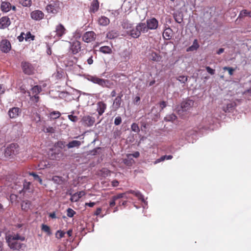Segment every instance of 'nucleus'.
<instances>
[{
	"mask_svg": "<svg viewBox=\"0 0 251 251\" xmlns=\"http://www.w3.org/2000/svg\"><path fill=\"white\" fill-rule=\"evenodd\" d=\"M175 21L178 23H181L182 21V19L181 18H177V16H174Z\"/></svg>",
	"mask_w": 251,
	"mask_h": 251,
	"instance_id": "63",
	"label": "nucleus"
},
{
	"mask_svg": "<svg viewBox=\"0 0 251 251\" xmlns=\"http://www.w3.org/2000/svg\"><path fill=\"white\" fill-rule=\"evenodd\" d=\"M101 212V208L100 207H99L96 209V210L94 213V215H96V216H98L100 214Z\"/></svg>",
	"mask_w": 251,
	"mask_h": 251,
	"instance_id": "60",
	"label": "nucleus"
},
{
	"mask_svg": "<svg viewBox=\"0 0 251 251\" xmlns=\"http://www.w3.org/2000/svg\"><path fill=\"white\" fill-rule=\"evenodd\" d=\"M141 32H147L146 24L144 23L138 24L135 28L130 31V35L131 37L136 38L140 36Z\"/></svg>",
	"mask_w": 251,
	"mask_h": 251,
	"instance_id": "3",
	"label": "nucleus"
},
{
	"mask_svg": "<svg viewBox=\"0 0 251 251\" xmlns=\"http://www.w3.org/2000/svg\"><path fill=\"white\" fill-rule=\"evenodd\" d=\"M19 3L23 6H30L31 5V0H19Z\"/></svg>",
	"mask_w": 251,
	"mask_h": 251,
	"instance_id": "38",
	"label": "nucleus"
},
{
	"mask_svg": "<svg viewBox=\"0 0 251 251\" xmlns=\"http://www.w3.org/2000/svg\"><path fill=\"white\" fill-rule=\"evenodd\" d=\"M177 80L181 83H185L187 81L188 77L187 76L180 75L177 77Z\"/></svg>",
	"mask_w": 251,
	"mask_h": 251,
	"instance_id": "44",
	"label": "nucleus"
},
{
	"mask_svg": "<svg viewBox=\"0 0 251 251\" xmlns=\"http://www.w3.org/2000/svg\"><path fill=\"white\" fill-rule=\"evenodd\" d=\"M158 26V21L156 18L153 17L147 20L146 24L147 32L149 29L154 30L157 29Z\"/></svg>",
	"mask_w": 251,
	"mask_h": 251,
	"instance_id": "5",
	"label": "nucleus"
},
{
	"mask_svg": "<svg viewBox=\"0 0 251 251\" xmlns=\"http://www.w3.org/2000/svg\"><path fill=\"white\" fill-rule=\"evenodd\" d=\"M76 214V212L72 208H69L67 210V215L68 217L72 218L73 217L75 214Z\"/></svg>",
	"mask_w": 251,
	"mask_h": 251,
	"instance_id": "42",
	"label": "nucleus"
},
{
	"mask_svg": "<svg viewBox=\"0 0 251 251\" xmlns=\"http://www.w3.org/2000/svg\"><path fill=\"white\" fill-rule=\"evenodd\" d=\"M80 199L79 198V197L77 196L76 193H75L74 194L72 195L70 201L72 202H76L77 201Z\"/></svg>",
	"mask_w": 251,
	"mask_h": 251,
	"instance_id": "47",
	"label": "nucleus"
},
{
	"mask_svg": "<svg viewBox=\"0 0 251 251\" xmlns=\"http://www.w3.org/2000/svg\"><path fill=\"white\" fill-rule=\"evenodd\" d=\"M55 31L56 32L55 36L61 38L66 34V29L62 24H59L56 26Z\"/></svg>",
	"mask_w": 251,
	"mask_h": 251,
	"instance_id": "14",
	"label": "nucleus"
},
{
	"mask_svg": "<svg viewBox=\"0 0 251 251\" xmlns=\"http://www.w3.org/2000/svg\"><path fill=\"white\" fill-rule=\"evenodd\" d=\"M77 196L79 197V198L80 199L82 196L85 195V192L83 191H80L79 192L76 193Z\"/></svg>",
	"mask_w": 251,
	"mask_h": 251,
	"instance_id": "56",
	"label": "nucleus"
},
{
	"mask_svg": "<svg viewBox=\"0 0 251 251\" xmlns=\"http://www.w3.org/2000/svg\"><path fill=\"white\" fill-rule=\"evenodd\" d=\"M0 9L2 12H7L11 9V4L8 1H2L0 5Z\"/></svg>",
	"mask_w": 251,
	"mask_h": 251,
	"instance_id": "23",
	"label": "nucleus"
},
{
	"mask_svg": "<svg viewBox=\"0 0 251 251\" xmlns=\"http://www.w3.org/2000/svg\"><path fill=\"white\" fill-rule=\"evenodd\" d=\"M31 18L36 21H40L44 18V14L39 10H34L30 13Z\"/></svg>",
	"mask_w": 251,
	"mask_h": 251,
	"instance_id": "15",
	"label": "nucleus"
},
{
	"mask_svg": "<svg viewBox=\"0 0 251 251\" xmlns=\"http://www.w3.org/2000/svg\"><path fill=\"white\" fill-rule=\"evenodd\" d=\"M173 156L171 155H163V156H162L160 158L156 159L154 162V164H156L161 161H164L165 159H167V160H170V159H172L173 158Z\"/></svg>",
	"mask_w": 251,
	"mask_h": 251,
	"instance_id": "31",
	"label": "nucleus"
},
{
	"mask_svg": "<svg viewBox=\"0 0 251 251\" xmlns=\"http://www.w3.org/2000/svg\"><path fill=\"white\" fill-rule=\"evenodd\" d=\"M234 103H228L226 106L223 107V109L225 112H229L234 107Z\"/></svg>",
	"mask_w": 251,
	"mask_h": 251,
	"instance_id": "35",
	"label": "nucleus"
},
{
	"mask_svg": "<svg viewBox=\"0 0 251 251\" xmlns=\"http://www.w3.org/2000/svg\"><path fill=\"white\" fill-rule=\"evenodd\" d=\"M96 203L94 202H90L85 203V206H88L90 207H93L95 205Z\"/></svg>",
	"mask_w": 251,
	"mask_h": 251,
	"instance_id": "62",
	"label": "nucleus"
},
{
	"mask_svg": "<svg viewBox=\"0 0 251 251\" xmlns=\"http://www.w3.org/2000/svg\"><path fill=\"white\" fill-rule=\"evenodd\" d=\"M126 193H119L115 196H113L111 197V200L109 201V206L110 207H112L115 205L116 201L120 199H122L124 197Z\"/></svg>",
	"mask_w": 251,
	"mask_h": 251,
	"instance_id": "18",
	"label": "nucleus"
},
{
	"mask_svg": "<svg viewBox=\"0 0 251 251\" xmlns=\"http://www.w3.org/2000/svg\"><path fill=\"white\" fill-rule=\"evenodd\" d=\"M122 118L120 116H117L115 118L114 120V124L116 126L120 125L122 123Z\"/></svg>",
	"mask_w": 251,
	"mask_h": 251,
	"instance_id": "48",
	"label": "nucleus"
},
{
	"mask_svg": "<svg viewBox=\"0 0 251 251\" xmlns=\"http://www.w3.org/2000/svg\"><path fill=\"white\" fill-rule=\"evenodd\" d=\"M99 9V2L98 0H93L91 3L90 7V12L95 13Z\"/></svg>",
	"mask_w": 251,
	"mask_h": 251,
	"instance_id": "22",
	"label": "nucleus"
},
{
	"mask_svg": "<svg viewBox=\"0 0 251 251\" xmlns=\"http://www.w3.org/2000/svg\"><path fill=\"white\" fill-rule=\"evenodd\" d=\"M140 97L136 96L133 102L135 104H137L140 101Z\"/></svg>",
	"mask_w": 251,
	"mask_h": 251,
	"instance_id": "61",
	"label": "nucleus"
},
{
	"mask_svg": "<svg viewBox=\"0 0 251 251\" xmlns=\"http://www.w3.org/2000/svg\"><path fill=\"white\" fill-rule=\"evenodd\" d=\"M30 205L31 202L30 201H23L21 204V207L22 210L26 211L30 208Z\"/></svg>",
	"mask_w": 251,
	"mask_h": 251,
	"instance_id": "30",
	"label": "nucleus"
},
{
	"mask_svg": "<svg viewBox=\"0 0 251 251\" xmlns=\"http://www.w3.org/2000/svg\"><path fill=\"white\" fill-rule=\"evenodd\" d=\"M109 19L105 16H101L98 20V23L100 25L106 26L109 24Z\"/></svg>",
	"mask_w": 251,
	"mask_h": 251,
	"instance_id": "26",
	"label": "nucleus"
},
{
	"mask_svg": "<svg viewBox=\"0 0 251 251\" xmlns=\"http://www.w3.org/2000/svg\"><path fill=\"white\" fill-rule=\"evenodd\" d=\"M11 48V44L8 40H2L0 42V49L2 52L7 53L10 51Z\"/></svg>",
	"mask_w": 251,
	"mask_h": 251,
	"instance_id": "13",
	"label": "nucleus"
},
{
	"mask_svg": "<svg viewBox=\"0 0 251 251\" xmlns=\"http://www.w3.org/2000/svg\"><path fill=\"white\" fill-rule=\"evenodd\" d=\"M126 195L127 194H132L134 195H135L139 200L143 201L144 200V197L140 193L139 191H135L134 190H129L126 192H125Z\"/></svg>",
	"mask_w": 251,
	"mask_h": 251,
	"instance_id": "28",
	"label": "nucleus"
},
{
	"mask_svg": "<svg viewBox=\"0 0 251 251\" xmlns=\"http://www.w3.org/2000/svg\"><path fill=\"white\" fill-rule=\"evenodd\" d=\"M113 32L111 31V32H109L107 34V36L110 38V39H113V38H114L116 36V35H113Z\"/></svg>",
	"mask_w": 251,
	"mask_h": 251,
	"instance_id": "57",
	"label": "nucleus"
},
{
	"mask_svg": "<svg viewBox=\"0 0 251 251\" xmlns=\"http://www.w3.org/2000/svg\"><path fill=\"white\" fill-rule=\"evenodd\" d=\"M177 119V117L175 114H171L167 116L165 118V120L168 121L174 122Z\"/></svg>",
	"mask_w": 251,
	"mask_h": 251,
	"instance_id": "40",
	"label": "nucleus"
},
{
	"mask_svg": "<svg viewBox=\"0 0 251 251\" xmlns=\"http://www.w3.org/2000/svg\"><path fill=\"white\" fill-rule=\"evenodd\" d=\"M11 24V21L8 16H3L0 18V29H5Z\"/></svg>",
	"mask_w": 251,
	"mask_h": 251,
	"instance_id": "16",
	"label": "nucleus"
},
{
	"mask_svg": "<svg viewBox=\"0 0 251 251\" xmlns=\"http://www.w3.org/2000/svg\"><path fill=\"white\" fill-rule=\"evenodd\" d=\"M134 157L137 158L140 156V153L138 151H135L131 154Z\"/></svg>",
	"mask_w": 251,
	"mask_h": 251,
	"instance_id": "64",
	"label": "nucleus"
},
{
	"mask_svg": "<svg viewBox=\"0 0 251 251\" xmlns=\"http://www.w3.org/2000/svg\"><path fill=\"white\" fill-rule=\"evenodd\" d=\"M149 59L155 62H159L162 59V56L159 53L154 51H151L149 55Z\"/></svg>",
	"mask_w": 251,
	"mask_h": 251,
	"instance_id": "20",
	"label": "nucleus"
},
{
	"mask_svg": "<svg viewBox=\"0 0 251 251\" xmlns=\"http://www.w3.org/2000/svg\"><path fill=\"white\" fill-rule=\"evenodd\" d=\"M100 51L103 53H110L112 50L108 46H102L100 48Z\"/></svg>",
	"mask_w": 251,
	"mask_h": 251,
	"instance_id": "33",
	"label": "nucleus"
},
{
	"mask_svg": "<svg viewBox=\"0 0 251 251\" xmlns=\"http://www.w3.org/2000/svg\"><path fill=\"white\" fill-rule=\"evenodd\" d=\"M39 97L38 95H34V96L30 97V100L33 102L36 103L38 101Z\"/></svg>",
	"mask_w": 251,
	"mask_h": 251,
	"instance_id": "51",
	"label": "nucleus"
},
{
	"mask_svg": "<svg viewBox=\"0 0 251 251\" xmlns=\"http://www.w3.org/2000/svg\"><path fill=\"white\" fill-rule=\"evenodd\" d=\"M119 184V182L117 180H114L111 182V184H112V186H113V187H116V186H118Z\"/></svg>",
	"mask_w": 251,
	"mask_h": 251,
	"instance_id": "59",
	"label": "nucleus"
},
{
	"mask_svg": "<svg viewBox=\"0 0 251 251\" xmlns=\"http://www.w3.org/2000/svg\"><path fill=\"white\" fill-rule=\"evenodd\" d=\"M194 101L191 100H187L182 101L180 104L181 109L178 110V112L182 111H187L191 109L194 105Z\"/></svg>",
	"mask_w": 251,
	"mask_h": 251,
	"instance_id": "9",
	"label": "nucleus"
},
{
	"mask_svg": "<svg viewBox=\"0 0 251 251\" xmlns=\"http://www.w3.org/2000/svg\"><path fill=\"white\" fill-rule=\"evenodd\" d=\"M32 93L34 95H38V94L41 91V87L36 85L34 86L31 89Z\"/></svg>",
	"mask_w": 251,
	"mask_h": 251,
	"instance_id": "39",
	"label": "nucleus"
},
{
	"mask_svg": "<svg viewBox=\"0 0 251 251\" xmlns=\"http://www.w3.org/2000/svg\"><path fill=\"white\" fill-rule=\"evenodd\" d=\"M22 110L18 107H14L9 109L8 114L11 119H15L20 116Z\"/></svg>",
	"mask_w": 251,
	"mask_h": 251,
	"instance_id": "11",
	"label": "nucleus"
},
{
	"mask_svg": "<svg viewBox=\"0 0 251 251\" xmlns=\"http://www.w3.org/2000/svg\"><path fill=\"white\" fill-rule=\"evenodd\" d=\"M127 203V201L125 200L124 201H119L118 203V206H121V205L126 206Z\"/></svg>",
	"mask_w": 251,
	"mask_h": 251,
	"instance_id": "58",
	"label": "nucleus"
},
{
	"mask_svg": "<svg viewBox=\"0 0 251 251\" xmlns=\"http://www.w3.org/2000/svg\"><path fill=\"white\" fill-rule=\"evenodd\" d=\"M122 102V100L121 99L120 97H117L114 100L113 106V107L116 109H119L121 105Z\"/></svg>",
	"mask_w": 251,
	"mask_h": 251,
	"instance_id": "29",
	"label": "nucleus"
},
{
	"mask_svg": "<svg viewBox=\"0 0 251 251\" xmlns=\"http://www.w3.org/2000/svg\"><path fill=\"white\" fill-rule=\"evenodd\" d=\"M25 240V237L21 236L19 234L8 235L6 237V242L8 246L11 249L19 250L25 247V245L21 243L20 241H23Z\"/></svg>",
	"mask_w": 251,
	"mask_h": 251,
	"instance_id": "1",
	"label": "nucleus"
},
{
	"mask_svg": "<svg viewBox=\"0 0 251 251\" xmlns=\"http://www.w3.org/2000/svg\"><path fill=\"white\" fill-rule=\"evenodd\" d=\"M68 119L73 122H76L78 120V117L76 116H74L73 115H69L68 116Z\"/></svg>",
	"mask_w": 251,
	"mask_h": 251,
	"instance_id": "49",
	"label": "nucleus"
},
{
	"mask_svg": "<svg viewBox=\"0 0 251 251\" xmlns=\"http://www.w3.org/2000/svg\"><path fill=\"white\" fill-rule=\"evenodd\" d=\"M30 175L32 176L34 178L38 181L40 184H42V180L41 178L37 174L34 173H30Z\"/></svg>",
	"mask_w": 251,
	"mask_h": 251,
	"instance_id": "46",
	"label": "nucleus"
},
{
	"mask_svg": "<svg viewBox=\"0 0 251 251\" xmlns=\"http://www.w3.org/2000/svg\"><path fill=\"white\" fill-rule=\"evenodd\" d=\"M173 36V30L169 27H165L163 32V37L165 40H170Z\"/></svg>",
	"mask_w": 251,
	"mask_h": 251,
	"instance_id": "21",
	"label": "nucleus"
},
{
	"mask_svg": "<svg viewBox=\"0 0 251 251\" xmlns=\"http://www.w3.org/2000/svg\"><path fill=\"white\" fill-rule=\"evenodd\" d=\"M199 48V45L198 43L197 39H195L193 43V45L189 47L187 49V51H194L197 50Z\"/></svg>",
	"mask_w": 251,
	"mask_h": 251,
	"instance_id": "32",
	"label": "nucleus"
},
{
	"mask_svg": "<svg viewBox=\"0 0 251 251\" xmlns=\"http://www.w3.org/2000/svg\"><path fill=\"white\" fill-rule=\"evenodd\" d=\"M96 38V34L93 31H87L82 36V40L87 43L94 41Z\"/></svg>",
	"mask_w": 251,
	"mask_h": 251,
	"instance_id": "7",
	"label": "nucleus"
},
{
	"mask_svg": "<svg viewBox=\"0 0 251 251\" xmlns=\"http://www.w3.org/2000/svg\"><path fill=\"white\" fill-rule=\"evenodd\" d=\"M61 113L59 111H54L51 112L50 114V118L51 119L55 120L60 117Z\"/></svg>",
	"mask_w": 251,
	"mask_h": 251,
	"instance_id": "34",
	"label": "nucleus"
},
{
	"mask_svg": "<svg viewBox=\"0 0 251 251\" xmlns=\"http://www.w3.org/2000/svg\"><path fill=\"white\" fill-rule=\"evenodd\" d=\"M53 166V164L51 162L48 160H42L40 162L39 166L41 169L50 168Z\"/></svg>",
	"mask_w": 251,
	"mask_h": 251,
	"instance_id": "24",
	"label": "nucleus"
},
{
	"mask_svg": "<svg viewBox=\"0 0 251 251\" xmlns=\"http://www.w3.org/2000/svg\"><path fill=\"white\" fill-rule=\"evenodd\" d=\"M223 70L224 71H227L228 72V74L230 75H233V72L235 70V69L229 67H223Z\"/></svg>",
	"mask_w": 251,
	"mask_h": 251,
	"instance_id": "45",
	"label": "nucleus"
},
{
	"mask_svg": "<svg viewBox=\"0 0 251 251\" xmlns=\"http://www.w3.org/2000/svg\"><path fill=\"white\" fill-rule=\"evenodd\" d=\"M22 67L23 72L27 75H30L34 72V67L28 62H23L22 63Z\"/></svg>",
	"mask_w": 251,
	"mask_h": 251,
	"instance_id": "12",
	"label": "nucleus"
},
{
	"mask_svg": "<svg viewBox=\"0 0 251 251\" xmlns=\"http://www.w3.org/2000/svg\"><path fill=\"white\" fill-rule=\"evenodd\" d=\"M206 70L207 71V72L210 74V75H213L215 74V70L211 68L209 66H207V67H206Z\"/></svg>",
	"mask_w": 251,
	"mask_h": 251,
	"instance_id": "53",
	"label": "nucleus"
},
{
	"mask_svg": "<svg viewBox=\"0 0 251 251\" xmlns=\"http://www.w3.org/2000/svg\"><path fill=\"white\" fill-rule=\"evenodd\" d=\"M90 80L94 83L97 84L103 87H109V84L110 81L108 79H104L94 76H91Z\"/></svg>",
	"mask_w": 251,
	"mask_h": 251,
	"instance_id": "4",
	"label": "nucleus"
},
{
	"mask_svg": "<svg viewBox=\"0 0 251 251\" xmlns=\"http://www.w3.org/2000/svg\"><path fill=\"white\" fill-rule=\"evenodd\" d=\"M81 49L80 42L78 41L74 42L71 46V50L74 54L78 53Z\"/></svg>",
	"mask_w": 251,
	"mask_h": 251,
	"instance_id": "19",
	"label": "nucleus"
},
{
	"mask_svg": "<svg viewBox=\"0 0 251 251\" xmlns=\"http://www.w3.org/2000/svg\"><path fill=\"white\" fill-rule=\"evenodd\" d=\"M66 146L65 142L64 141H58L57 143H55L54 148H56L57 149L58 148V149H64Z\"/></svg>",
	"mask_w": 251,
	"mask_h": 251,
	"instance_id": "37",
	"label": "nucleus"
},
{
	"mask_svg": "<svg viewBox=\"0 0 251 251\" xmlns=\"http://www.w3.org/2000/svg\"><path fill=\"white\" fill-rule=\"evenodd\" d=\"M31 183L30 182L25 180L23 183V189L26 191L30 189Z\"/></svg>",
	"mask_w": 251,
	"mask_h": 251,
	"instance_id": "43",
	"label": "nucleus"
},
{
	"mask_svg": "<svg viewBox=\"0 0 251 251\" xmlns=\"http://www.w3.org/2000/svg\"><path fill=\"white\" fill-rule=\"evenodd\" d=\"M81 145V142L77 140H73L70 142L66 146L68 149L75 147L78 148Z\"/></svg>",
	"mask_w": 251,
	"mask_h": 251,
	"instance_id": "27",
	"label": "nucleus"
},
{
	"mask_svg": "<svg viewBox=\"0 0 251 251\" xmlns=\"http://www.w3.org/2000/svg\"><path fill=\"white\" fill-rule=\"evenodd\" d=\"M81 121L84 126L90 127L94 124L95 119L90 115H86L82 118Z\"/></svg>",
	"mask_w": 251,
	"mask_h": 251,
	"instance_id": "10",
	"label": "nucleus"
},
{
	"mask_svg": "<svg viewBox=\"0 0 251 251\" xmlns=\"http://www.w3.org/2000/svg\"><path fill=\"white\" fill-rule=\"evenodd\" d=\"M161 110H163L166 106V103L164 101H161L159 103Z\"/></svg>",
	"mask_w": 251,
	"mask_h": 251,
	"instance_id": "55",
	"label": "nucleus"
},
{
	"mask_svg": "<svg viewBox=\"0 0 251 251\" xmlns=\"http://www.w3.org/2000/svg\"><path fill=\"white\" fill-rule=\"evenodd\" d=\"M41 229L43 231L46 232L48 235L51 234V232L50 226L46 225L43 224L41 226Z\"/></svg>",
	"mask_w": 251,
	"mask_h": 251,
	"instance_id": "36",
	"label": "nucleus"
},
{
	"mask_svg": "<svg viewBox=\"0 0 251 251\" xmlns=\"http://www.w3.org/2000/svg\"><path fill=\"white\" fill-rule=\"evenodd\" d=\"M248 12H249L246 9L242 10L240 13L238 18H242L244 16H248Z\"/></svg>",
	"mask_w": 251,
	"mask_h": 251,
	"instance_id": "50",
	"label": "nucleus"
},
{
	"mask_svg": "<svg viewBox=\"0 0 251 251\" xmlns=\"http://www.w3.org/2000/svg\"><path fill=\"white\" fill-rule=\"evenodd\" d=\"M107 107V105L103 101H99L97 103L96 110L98 112L99 116H101L105 112Z\"/></svg>",
	"mask_w": 251,
	"mask_h": 251,
	"instance_id": "17",
	"label": "nucleus"
},
{
	"mask_svg": "<svg viewBox=\"0 0 251 251\" xmlns=\"http://www.w3.org/2000/svg\"><path fill=\"white\" fill-rule=\"evenodd\" d=\"M29 38H31V40H33L34 39V36L32 35L30 33V32H28L26 34V36H25V40L27 41L28 39H29Z\"/></svg>",
	"mask_w": 251,
	"mask_h": 251,
	"instance_id": "54",
	"label": "nucleus"
},
{
	"mask_svg": "<svg viewBox=\"0 0 251 251\" xmlns=\"http://www.w3.org/2000/svg\"><path fill=\"white\" fill-rule=\"evenodd\" d=\"M56 237L58 238H61L64 236L65 232L62 231L58 230L56 233Z\"/></svg>",
	"mask_w": 251,
	"mask_h": 251,
	"instance_id": "52",
	"label": "nucleus"
},
{
	"mask_svg": "<svg viewBox=\"0 0 251 251\" xmlns=\"http://www.w3.org/2000/svg\"><path fill=\"white\" fill-rule=\"evenodd\" d=\"M51 180L57 185H61L64 183L65 179L62 176H55L52 177Z\"/></svg>",
	"mask_w": 251,
	"mask_h": 251,
	"instance_id": "25",
	"label": "nucleus"
},
{
	"mask_svg": "<svg viewBox=\"0 0 251 251\" xmlns=\"http://www.w3.org/2000/svg\"><path fill=\"white\" fill-rule=\"evenodd\" d=\"M19 147L17 144L12 143L6 148L4 151L5 157L13 158L19 152Z\"/></svg>",
	"mask_w": 251,
	"mask_h": 251,
	"instance_id": "2",
	"label": "nucleus"
},
{
	"mask_svg": "<svg viewBox=\"0 0 251 251\" xmlns=\"http://www.w3.org/2000/svg\"><path fill=\"white\" fill-rule=\"evenodd\" d=\"M131 130L136 133H139L140 128L138 125L136 123H133L131 126Z\"/></svg>",
	"mask_w": 251,
	"mask_h": 251,
	"instance_id": "41",
	"label": "nucleus"
},
{
	"mask_svg": "<svg viewBox=\"0 0 251 251\" xmlns=\"http://www.w3.org/2000/svg\"><path fill=\"white\" fill-rule=\"evenodd\" d=\"M60 5L59 1L53 2L47 5L46 9L48 13L56 14L60 9Z\"/></svg>",
	"mask_w": 251,
	"mask_h": 251,
	"instance_id": "6",
	"label": "nucleus"
},
{
	"mask_svg": "<svg viewBox=\"0 0 251 251\" xmlns=\"http://www.w3.org/2000/svg\"><path fill=\"white\" fill-rule=\"evenodd\" d=\"M61 151L54 148L50 150L49 153V157L51 160H59L61 157Z\"/></svg>",
	"mask_w": 251,
	"mask_h": 251,
	"instance_id": "8",
	"label": "nucleus"
}]
</instances>
